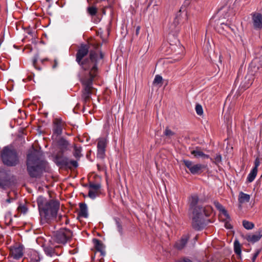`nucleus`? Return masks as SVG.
Returning a JSON list of instances; mask_svg holds the SVG:
<instances>
[{
    "label": "nucleus",
    "instance_id": "22",
    "mask_svg": "<svg viewBox=\"0 0 262 262\" xmlns=\"http://www.w3.org/2000/svg\"><path fill=\"white\" fill-rule=\"evenodd\" d=\"M176 135V133L172 131L168 127H166L163 132V135L166 138L170 139Z\"/></svg>",
    "mask_w": 262,
    "mask_h": 262
},
{
    "label": "nucleus",
    "instance_id": "43",
    "mask_svg": "<svg viewBox=\"0 0 262 262\" xmlns=\"http://www.w3.org/2000/svg\"><path fill=\"white\" fill-rule=\"evenodd\" d=\"M37 58H35L34 59H33V66L37 69H38V70H40L41 69L39 67H37V66H36V63H37Z\"/></svg>",
    "mask_w": 262,
    "mask_h": 262
},
{
    "label": "nucleus",
    "instance_id": "31",
    "mask_svg": "<svg viewBox=\"0 0 262 262\" xmlns=\"http://www.w3.org/2000/svg\"><path fill=\"white\" fill-rule=\"evenodd\" d=\"M105 149L101 148H97V157L99 159H103L105 157Z\"/></svg>",
    "mask_w": 262,
    "mask_h": 262
},
{
    "label": "nucleus",
    "instance_id": "16",
    "mask_svg": "<svg viewBox=\"0 0 262 262\" xmlns=\"http://www.w3.org/2000/svg\"><path fill=\"white\" fill-rule=\"evenodd\" d=\"M93 242L96 250L97 251L100 252L101 255L104 256L105 254V252L104 249V246L103 244L100 240L96 238L93 239Z\"/></svg>",
    "mask_w": 262,
    "mask_h": 262
},
{
    "label": "nucleus",
    "instance_id": "14",
    "mask_svg": "<svg viewBox=\"0 0 262 262\" xmlns=\"http://www.w3.org/2000/svg\"><path fill=\"white\" fill-rule=\"evenodd\" d=\"M262 237V227L259 228L255 234H249L247 236V240L251 243H254L258 241Z\"/></svg>",
    "mask_w": 262,
    "mask_h": 262
},
{
    "label": "nucleus",
    "instance_id": "6",
    "mask_svg": "<svg viewBox=\"0 0 262 262\" xmlns=\"http://www.w3.org/2000/svg\"><path fill=\"white\" fill-rule=\"evenodd\" d=\"M72 231L67 228H62L57 231L54 234V240L58 244H65L72 237Z\"/></svg>",
    "mask_w": 262,
    "mask_h": 262
},
{
    "label": "nucleus",
    "instance_id": "52",
    "mask_svg": "<svg viewBox=\"0 0 262 262\" xmlns=\"http://www.w3.org/2000/svg\"><path fill=\"white\" fill-rule=\"evenodd\" d=\"M177 17L176 18L175 20H174V23H177V24H178L179 22H178V20H177Z\"/></svg>",
    "mask_w": 262,
    "mask_h": 262
},
{
    "label": "nucleus",
    "instance_id": "44",
    "mask_svg": "<svg viewBox=\"0 0 262 262\" xmlns=\"http://www.w3.org/2000/svg\"><path fill=\"white\" fill-rule=\"evenodd\" d=\"M260 162L259 161V159L258 158H256L255 160L254 164L255 166L254 168H256V169H257L258 166L259 165Z\"/></svg>",
    "mask_w": 262,
    "mask_h": 262
},
{
    "label": "nucleus",
    "instance_id": "15",
    "mask_svg": "<svg viewBox=\"0 0 262 262\" xmlns=\"http://www.w3.org/2000/svg\"><path fill=\"white\" fill-rule=\"evenodd\" d=\"M189 238L188 234L184 235L180 240L178 241L175 244V247L178 250H182L185 247Z\"/></svg>",
    "mask_w": 262,
    "mask_h": 262
},
{
    "label": "nucleus",
    "instance_id": "41",
    "mask_svg": "<svg viewBox=\"0 0 262 262\" xmlns=\"http://www.w3.org/2000/svg\"><path fill=\"white\" fill-rule=\"evenodd\" d=\"M39 261L40 257L38 255H35L34 256L31 258V262H39Z\"/></svg>",
    "mask_w": 262,
    "mask_h": 262
},
{
    "label": "nucleus",
    "instance_id": "11",
    "mask_svg": "<svg viewBox=\"0 0 262 262\" xmlns=\"http://www.w3.org/2000/svg\"><path fill=\"white\" fill-rule=\"evenodd\" d=\"M24 247L23 245L14 246L10 249V255L15 259H18L23 256Z\"/></svg>",
    "mask_w": 262,
    "mask_h": 262
},
{
    "label": "nucleus",
    "instance_id": "24",
    "mask_svg": "<svg viewBox=\"0 0 262 262\" xmlns=\"http://www.w3.org/2000/svg\"><path fill=\"white\" fill-rule=\"evenodd\" d=\"M234 251L237 255L240 256L241 254V245L237 240H235L234 242Z\"/></svg>",
    "mask_w": 262,
    "mask_h": 262
},
{
    "label": "nucleus",
    "instance_id": "34",
    "mask_svg": "<svg viewBox=\"0 0 262 262\" xmlns=\"http://www.w3.org/2000/svg\"><path fill=\"white\" fill-rule=\"evenodd\" d=\"M98 193V191L90 189L89 193H88V196L90 198H91L92 199H94L96 197V195H97Z\"/></svg>",
    "mask_w": 262,
    "mask_h": 262
},
{
    "label": "nucleus",
    "instance_id": "13",
    "mask_svg": "<svg viewBox=\"0 0 262 262\" xmlns=\"http://www.w3.org/2000/svg\"><path fill=\"white\" fill-rule=\"evenodd\" d=\"M252 20L254 29L260 30L262 28V14L254 13L252 15Z\"/></svg>",
    "mask_w": 262,
    "mask_h": 262
},
{
    "label": "nucleus",
    "instance_id": "25",
    "mask_svg": "<svg viewBox=\"0 0 262 262\" xmlns=\"http://www.w3.org/2000/svg\"><path fill=\"white\" fill-rule=\"evenodd\" d=\"M163 78L162 76L159 75H156L153 81V84L157 85L159 88L162 86Z\"/></svg>",
    "mask_w": 262,
    "mask_h": 262
},
{
    "label": "nucleus",
    "instance_id": "32",
    "mask_svg": "<svg viewBox=\"0 0 262 262\" xmlns=\"http://www.w3.org/2000/svg\"><path fill=\"white\" fill-rule=\"evenodd\" d=\"M191 154L194 155V157H202L203 155H204V153L200 150H193L191 151Z\"/></svg>",
    "mask_w": 262,
    "mask_h": 262
},
{
    "label": "nucleus",
    "instance_id": "53",
    "mask_svg": "<svg viewBox=\"0 0 262 262\" xmlns=\"http://www.w3.org/2000/svg\"><path fill=\"white\" fill-rule=\"evenodd\" d=\"M47 58L43 59L41 60V62L43 63L44 61H47Z\"/></svg>",
    "mask_w": 262,
    "mask_h": 262
},
{
    "label": "nucleus",
    "instance_id": "28",
    "mask_svg": "<svg viewBox=\"0 0 262 262\" xmlns=\"http://www.w3.org/2000/svg\"><path fill=\"white\" fill-rule=\"evenodd\" d=\"M243 225L244 227L247 230L252 229L254 227V224L253 223L246 220L243 221Z\"/></svg>",
    "mask_w": 262,
    "mask_h": 262
},
{
    "label": "nucleus",
    "instance_id": "21",
    "mask_svg": "<svg viewBox=\"0 0 262 262\" xmlns=\"http://www.w3.org/2000/svg\"><path fill=\"white\" fill-rule=\"evenodd\" d=\"M107 144V140L104 138H101L98 139L97 148L105 149Z\"/></svg>",
    "mask_w": 262,
    "mask_h": 262
},
{
    "label": "nucleus",
    "instance_id": "27",
    "mask_svg": "<svg viewBox=\"0 0 262 262\" xmlns=\"http://www.w3.org/2000/svg\"><path fill=\"white\" fill-rule=\"evenodd\" d=\"M87 12L91 16H93L97 13L98 9L95 6H90L87 8Z\"/></svg>",
    "mask_w": 262,
    "mask_h": 262
},
{
    "label": "nucleus",
    "instance_id": "47",
    "mask_svg": "<svg viewBox=\"0 0 262 262\" xmlns=\"http://www.w3.org/2000/svg\"><path fill=\"white\" fill-rule=\"evenodd\" d=\"M140 30V27L137 26L136 28V32H135V35L136 36H138L139 35Z\"/></svg>",
    "mask_w": 262,
    "mask_h": 262
},
{
    "label": "nucleus",
    "instance_id": "19",
    "mask_svg": "<svg viewBox=\"0 0 262 262\" xmlns=\"http://www.w3.org/2000/svg\"><path fill=\"white\" fill-rule=\"evenodd\" d=\"M74 150L73 152V155L74 157L77 160H79L80 158L83 157V155L81 153L82 151V147L80 146H77V145H74Z\"/></svg>",
    "mask_w": 262,
    "mask_h": 262
},
{
    "label": "nucleus",
    "instance_id": "5",
    "mask_svg": "<svg viewBox=\"0 0 262 262\" xmlns=\"http://www.w3.org/2000/svg\"><path fill=\"white\" fill-rule=\"evenodd\" d=\"M1 160L4 165L14 167L19 163V157L16 151L8 146H5L1 151Z\"/></svg>",
    "mask_w": 262,
    "mask_h": 262
},
{
    "label": "nucleus",
    "instance_id": "42",
    "mask_svg": "<svg viewBox=\"0 0 262 262\" xmlns=\"http://www.w3.org/2000/svg\"><path fill=\"white\" fill-rule=\"evenodd\" d=\"M18 209L20 210L21 212H23L24 213H25L27 211V209L26 208V207L24 206H19L18 208Z\"/></svg>",
    "mask_w": 262,
    "mask_h": 262
},
{
    "label": "nucleus",
    "instance_id": "3",
    "mask_svg": "<svg viewBox=\"0 0 262 262\" xmlns=\"http://www.w3.org/2000/svg\"><path fill=\"white\" fill-rule=\"evenodd\" d=\"M37 203L41 217L46 220L57 217L60 206L58 201L51 200L48 201L46 198L39 196L37 198Z\"/></svg>",
    "mask_w": 262,
    "mask_h": 262
},
{
    "label": "nucleus",
    "instance_id": "33",
    "mask_svg": "<svg viewBox=\"0 0 262 262\" xmlns=\"http://www.w3.org/2000/svg\"><path fill=\"white\" fill-rule=\"evenodd\" d=\"M78 160H69L68 159V166L69 168H71V166L74 168H77L78 166Z\"/></svg>",
    "mask_w": 262,
    "mask_h": 262
},
{
    "label": "nucleus",
    "instance_id": "20",
    "mask_svg": "<svg viewBox=\"0 0 262 262\" xmlns=\"http://www.w3.org/2000/svg\"><path fill=\"white\" fill-rule=\"evenodd\" d=\"M250 199V195L246 194L243 192H241L239 193L238 196V201L239 203L243 204L244 203L249 202Z\"/></svg>",
    "mask_w": 262,
    "mask_h": 262
},
{
    "label": "nucleus",
    "instance_id": "10",
    "mask_svg": "<svg viewBox=\"0 0 262 262\" xmlns=\"http://www.w3.org/2000/svg\"><path fill=\"white\" fill-rule=\"evenodd\" d=\"M64 154L58 151L53 156V161L58 166H68V158L64 156Z\"/></svg>",
    "mask_w": 262,
    "mask_h": 262
},
{
    "label": "nucleus",
    "instance_id": "54",
    "mask_svg": "<svg viewBox=\"0 0 262 262\" xmlns=\"http://www.w3.org/2000/svg\"><path fill=\"white\" fill-rule=\"evenodd\" d=\"M103 58V54L102 53H100V58Z\"/></svg>",
    "mask_w": 262,
    "mask_h": 262
},
{
    "label": "nucleus",
    "instance_id": "38",
    "mask_svg": "<svg viewBox=\"0 0 262 262\" xmlns=\"http://www.w3.org/2000/svg\"><path fill=\"white\" fill-rule=\"evenodd\" d=\"M221 27L223 28V29H225L226 31H228V29H230L232 31H234V29L231 28L229 25L225 24V23H222L221 24Z\"/></svg>",
    "mask_w": 262,
    "mask_h": 262
},
{
    "label": "nucleus",
    "instance_id": "9",
    "mask_svg": "<svg viewBox=\"0 0 262 262\" xmlns=\"http://www.w3.org/2000/svg\"><path fill=\"white\" fill-rule=\"evenodd\" d=\"M53 136H58L62 134L64 122L59 118H56L53 122Z\"/></svg>",
    "mask_w": 262,
    "mask_h": 262
},
{
    "label": "nucleus",
    "instance_id": "8",
    "mask_svg": "<svg viewBox=\"0 0 262 262\" xmlns=\"http://www.w3.org/2000/svg\"><path fill=\"white\" fill-rule=\"evenodd\" d=\"M88 70L90 71L89 77L83 78L81 80V81L84 86L83 89L92 90L93 89L92 86L93 79L96 76L97 71V66H96V68L94 69L91 67Z\"/></svg>",
    "mask_w": 262,
    "mask_h": 262
},
{
    "label": "nucleus",
    "instance_id": "37",
    "mask_svg": "<svg viewBox=\"0 0 262 262\" xmlns=\"http://www.w3.org/2000/svg\"><path fill=\"white\" fill-rule=\"evenodd\" d=\"M175 262H193L192 260L188 257H183Z\"/></svg>",
    "mask_w": 262,
    "mask_h": 262
},
{
    "label": "nucleus",
    "instance_id": "26",
    "mask_svg": "<svg viewBox=\"0 0 262 262\" xmlns=\"http://www.w3.org/2000/svg\"><path fill=\"white\" fill-rule=\"evenodd\" d=\"M216 207L220 210L222 213L227 217H229V215L227 213V210L224 208V207L220 204L219 202L214 203Z\"/></svg>",
    "mask_w": 262,
    "mask_h": 262
},
{
    "label": "nucleus",
    "instance_id": "7",
    "mask_svg": "<svg viewBox=\"0 0 262 262\" xmlns=\"http://www.w3.org/2000/svg\"><path fill=\"white\" fill-rule=\"evenodd\" d=\"M183 162L192 174H199L207 167V165L202 164H194L189 160H184Z\"/></svg>",
    "mask_w": 262,
    "mask_h": 262
},
{
    "label": "nucleus",
    "instance_id": "45",
    "mask_svg": "<svg viewBox=\"0 0 262 262\" xmlns=\"http://www.w3.org/2000/svg\"><path fill=\"white\" fill-rule=\"evenodd\" d=\"M6 186L7 185L5 182L0 180V187L5 189Z\"/></svg>",
    "mask_w": 262,
    "mask_h": 262
},
{
    "label": "nucleus",
    "instance_id": "2",
    "mask_svg": "<svg viewBox=\"0 0 262 262\" xmlns=\"http://www.w3.org/2000/svg\"><path fill=\"white\" fill-rule=\"evenodd\" d=\"M27 171L32 178H39L46 171L47 163L40 159L39 153L34 150L27 156Z\"/></svg>",
    "mask_w": 262,
    "mask_h": 262
},
{
    "label": "nucleus",
    "instance_id": "1",
    "mask_svg": "<svg viewBox=\"0 0 262 262\" xmlns=\"http://www.w3.org/2000/svg\"><path fill=\"white\" fill-rule=\"evenodd\" d=\"M199 197L196 194H193L189 199L190 208L192 210V226L196 230H200L204 228L210 222L207 219L212 212V208L210 206L203 207L197 206Z\"/></svg>",
    "mask_w": 262,
    "mask_h": 262
},
{
    "label": "nucleus",
    "instance_id": "23",
    "mask_svg": "<svg viewBox=\"0 0 262 262\" xmlns=\"http://www.w3.org/2000/svg\"><path fill=\"white\" fill-rule=\"evenodd\" d=\"M257 172V169H256V168H253L248 176L247 181L249 182H252L255 178Z\"/></svg>",
    "mask_w": 262,
    "mask_h": 262
},
{
    "label": "nucleus",
    "instance_id": "35",
    "mask_svg": "<svg viewBox=\"0 0 262 262\" xmlns=\"http://www.w3.org/2000/svg\"><path fill=\"white\" fill-rule=\"evenodd\" d=\"M195 111L198 115H202L203 114V111L202 106L199 104H197L195 106Z\"/></svg>",
    "mask_w": 262,
    "mask_h": 262
},
{
    "label": "nucleus",
    "instance_id": "39",
    "mask_svg": "<svg viewBox=\"0 0 262 262\" xmlns=\"http://www.w3.org/2000/svg\"><path fill=\"white\" fill-rule=\"evenodd\" d=\"M222 161V156L220 154L216 155L214 158V162L215 164H218Z\"/></svg>",
    "mask_w": 262,
    "mask_h": 262
},
{
    "label": "nucleus",
    "instance_id": "50",
    "mask_svg": "<svg viewBox=\"0 0 262 262\" xmlns=\"http://www.w3.org/2000/svg\"><path fill=\"white\" fill-rule=\"evenodd\" d=\"M202 158H205V159H208L209 158V155H206L204 154V155H203L202 156Z\"/></svg>",
    "mask_w": 262,
    "mask_h": 262
},
{
    "label": "nucleus",
    "instance_id": "51",
    "mask_svg": "<svg viewBox=\"0 0 262 262\" xmlns=\"http://www.w3.org/2000/svg\"><path fill=\"white\" fill-rule=\"evenodd\" d=\"M62 217H64V218H66V219L67 218V217H66V216H62V215H58V219H59V220H60Z\"/></svg>",
    "mask_w": 262,
    "mask_h": 262
},
{
    "label": "nucleus",
    "instance_id": "18",
    "mask_svg": "<svg viewBox=\"0 0 262 262\" xmlns=\"http://www.w3.org/2000/svg\"><path fill=\"white\" fill-rule=\"evenodd\" d=\"M92 90L83 89L82 91V99L83 100L84 107L86 105L88 102L91 98V95L92 93Z\"/></svg>",
    "mask_w": 262,
    "mask_h": 262
},
{
    "label": "nucleus",
    "instance_id": "4",
    "mask_svg": "<svg viewBox=\"0 0 262 262\" xmlns=\"http://www.w3.org/2000/svg\"><path fill=\"white\" fill-rule=\"evenodd\" d=\"M89 52V47L85 44H81L76 55V61L85 71L89 70L91 67L93 69L97 64L98 54L96 51L91 50L89 58L82 59Z\"/></svg>",
    "mask_w": 262,
    "mask_h": 262
},
{
    "label": "nucleus",
    "instance_id": "29",
    "mask_svg": "<svg viewBox=\"0 0 262 262\" xmlns=\"http://www.w3.org/2000/svg\"><path fill=\"white\" fill-rule=\"evenodd\" d=\"M44 251L45 253L49 256H52L55 253L54 249H53L51 247H46L44 248Z\"/></svg>",
    "mask_w": 262,
    "mask_h": 262
},
{
    "label": "nucleus",
    "instance_id": "17",
    "mask_svg": "<svg viewBox=\"0 0 262 262\" xmlns=\"http://www.w3.org/2000/svg\"><path fill=\"white\" fill-rule=\"evenodd\" d=\"M80 210L78 212V218L84 217L86 218L88 216L87 206L84 203H80Z\"/></svg>",
    "mask_w": 262,
    "mask_h": 262
},
{
    "label": "nucleus",
    "instance_id": "40",
    "mask_svg": "<svg viewBox=\"0 0 262 262\" xmlns=\"http://www.w3.org/2000/svg\"><path fill=\"white\" fill-rule=\"evenodd\" d=\"M259 252H260V250H257L255 251V252L254 253V254H253V255L252 256V262H255V259H256L257 257L258 256V255L259 254Z\"/></svg>",
    "mask_w": 262,
    "mask_h": 262
},
{
    "label": "nucleus",
    "instance_id": "36",
    "mask_svg": "<svg viewBox=\"0 0 262 262\" xmlns=\"http://www.w3.org/2000/svg\"><path fill=\"white\" fill-rule=\"evenodd\" d=\"M115 221H116V224L117 226L118 231L121 234H122L123 231H122V225H121V223L117 219H116Z\"/></svg>",
    "mask_w": 262,
    "mask_h": 262
},
{
    "label": "nucleus",
    "instance_id": "12",
    "mask_svg": "<svg viewBox=\"0 0 262 262\" xmlns=\"http://www.w3.org/2000/svg\"><path fill=\"white\" fill-rule=\"evenodd\" d=\"M69 142L63 137L59 138L57 141V146L59 149V152H65L70 150Z\"/></svg>",
    "mask_w": 262,
    "mask_h": 262
},
{
    "label": "nucleus",
    "instance_id": "48",
    "mask_svg": "<svg viewBox=\"0 0 262 262\" xmlns=\"http://www.w3.org/2000/svg\"><path fill=\"white\" fill-rule=\"evenodd\" d=\"M12 200H13V199L12 198H8V199H6V203H11V201H12Z\"/></svg>",
    "mask_w": 262,
    "mask_h": 262
},
{
    "label": "nucleus",
    "instance_id": "30",
    "mask_svg": "<svg viewBox=\"0 0 262 262\" xmlns=\"http://www.w3.org/2000/svg\"><path fill=\"white\" fill-rule=\"evenodd\" d=\"M101 187V185L99 183H94L91 182L89 183V188L91 189L99 191V189Z\"/></svg>",
    "mask_w": 262,
    "mask_h": 262
},
{
    "label": "nucleus",
    "instance_id": "46",
    "mask_svg": "<svg viewBox=\"0 0 262 262\" xmlns=\"http://www.w3.org/2000/svg\"><path fill=\"white\" fill-rule=\"evenodd\" d=\"M58 63L57 60V59H54V64L52 66V68L53 69L56 68L57 67V66H58Z\"/></svg>",
    "mask_w": 262,
    "mask_h": 262
},
{
    "label": "nucleus",
    "instance_id": "49",
    "mask_svg": "<svg viewBox=\"0 0 262 262\" xmlns=\"http://www.w3.org/2000/svg\"><path fill=\"white\" fill-rule=\"evenodd\" d=\"M153 8L155 10H156V12L158 11V5H154L153 6Z\"/></svg>",
    "mask_w": 262,
    "mask_h": 262
}]
</instances>
